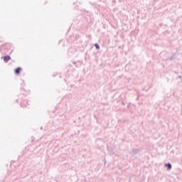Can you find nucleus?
<instances>
[{"mask_svg":"<svg viewBox=\"0 0 182 182\" xmlns=\"http://www.w3.org/2000/svg\"><path fill=\"white\" fill-rule=\"evenodd\" d=\"M21 67H18L17 68L15 69V73H16V75H19V73H21Z\"/></svg>","mask_w":182,"mask_h":182,"instance_id":"obj_3","label":"nucleus"},{"mask_svg":"<svg viewBox=\"0 0 182 182\" xmlns=\"http://www.w3.org/2000/svg\"><path fill=\"white\" fill-rule=\"evenodd\" d=\"M4 60L5 63H8V61H9V60H11V56H9V55H5V56L4 57Z\"/></svg>","mask_w":182,"mask_h":182,"instance_id":"obj_1","label":"nucleus"},{"mask_svg":"<svg viewBox=\"0 0 182 182\" xmlns=\"http://www.w3.org/2000/svg\"><path fill=\"white\" fill-rule=\"evenodd\" d=\"M178 77H179V79H181V76H179Z\"/></svg>","mask_w":182,"mask_h":182,"instance_id":"obj_7","label":"nucleus"},{"mask_svg":"<svg viewBox=\"0 0 182 182\" xmlns=\"http://www.w3.org/2000/svg\"><path fill=\"white\" fill-rule=\"evenodd\" d=\"M139 149H133L132 151V154L133 156H136V154H139Z\"/></svg>","mask_w":182,"mask_h":182,"instance_id":"obj_2","label":"nucleus"},{"mask_svg":"<svg viewBox=\"0 0 182 182\" xmlns=\"http://www.w3.org/2000/svg\"><path fill=\"white\" fill-rule=\"evenodd\" d=\"M95 46L96 49H100V46H98L97 43H95Z\"/></svg>","mask_w":182,"mask_h":182,"instance_id":"obj_5","label":"nucleus"},{"mask_svg":"<svg viewBox=\"0 0 182 182\" xmlns=\"http://www.w3.org/2000/svg\"><path fill=\"white\" fill-rule=\"evenodd\" d=\"M174 59H176V55H172V56L170 58V60H174Z\"/></svg>","mask_w":182,"mask_h":182,"instance_id":"obj_6","label":"nucleus"},{"mask_svg":"<svg viewBox=\"0 0 182 182\" xmlns=\"http://www.w3.org/2000/svg\"><path fill=\"white\" fill-rule=\"evenodd\" d=\"M165 167H167L168 170H171V167H172L171 164L170 163L166 164Z\"/></svg>","mask_w":182,"mask_h":182,"instance_id":"obj_4","label":"nucleus"},{"mask_svg":"<svg viewBox=\"0 0 182 182\" xmlns=\"http://www.w3.org/2000/svg\"><path fill=\"white\" fill-rule=\"evenodd\" d=\"M136 100H139V97H137V98L136 99Z\"/></svg>","mask_w":182,"mask_h":182,"instance_id":"obj_8","label":"nucleus"},{"mask_svg":"<svg viewBox=\"0 0 182 182\" xmlns=\"http://www.w3.org/2000/svg\"><path fill=\"white\" fill-rule=\"evenodd\" d=\"M73 63H74V65H75V63H76V62H73Z\"/></svg>","mask_w":182,"mask_h":182,"instance_id":"obj_9","label":"nucleus"}]
</instances>
